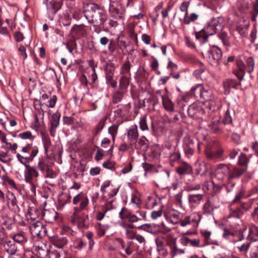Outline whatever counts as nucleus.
<instances>
[{
  "label": "nucleus",
  "mask_w": 258,
  "mask_h": 258,
  "mask_svg": "<svg viewBox=\"0 0 258 258\" xmlns=\"http://www.w3.org/2000/svg\"><path fill=\"white\" fill-rule=\"evenodd\" d=\"M3 247L5 251L11 255L15 254V252L17 251L16 246L14 242L11 240L5 241L3 243Z\"/></svg>",
  "instance_id": "25"
},
{
  "label": "nucleus",
  "mask_w": 258,
  "mask_h": 258,
  "mask_svg": "<svg viewBox=\"0 0 258 258\" xmlns=\"http://www.w3.org/2000/svg\"><path fill=\"white\" fill-rule=\"evenodd\" d=\"M106 120V117L101 118L93 131L94 136H95L103 128Z\"/></svg>",
  "instance_id": "36"
},
{
  "label": "nucleus",
  "mask_w": 258,
  "mask_h": 258,
  "mask_svg": "<svg viewBox=\"0 0 258 258\" xmlns=\"http://www.w3.org/2000/svg\"><path fill=\"white\" fill-rule=\"evenodd\" d=\"M129 85L128 78L126 76L123 75L119 80V88L121 90H125L127 88Z\"/></svg>",
  "instance_id": "41"
},
{
  "label": "nucleus",
  "mask_w": 258,
  "mask_h": 258,
  "mask_svg": "<svg viewBox=\"0 0 258 258\" xmlns=\"http://www.w3.org/2000/svg\"><path fill=\"white\" fill-rule=\"evenodd\" d=\"M135 25L133 24H129L127 26V29L130 34V36L134 40L137 41V34L135 32Z\"/></svg>",
  "instance_id": "44"
},
{
  "label": "nucleus",
  "mask_w": 258,
  "mask_h": 258,
  "mask_svg": "<svg viewBox=\"0 0 258 258\" xmlns=\"http://www.w3.org/2000/svg\"><path fill=\"white\" fill-rule=\"evenodd\" d=\"M117 131L118 126L115 124H113L108 128V133L111 135L113 141L115 140Z\"/></svg>",
  "instance_id": "50"
},
{
  "label": "nucleus",
  "mask_w": 258,
  "mask_h": 258,
  "mask_svg": "<svg viewBox=\"0 0 258 258\" xmlns=\"http://www.w3.org/2000/svg\"><path fill=\"white\" fill-rule=\"evenodd\" d=\"M84 16L88 22L99 26L104 24L107 20L106 12L98 5L89 3L84 6Z\"/></svg>",
  "instance_id": "1"
},
{
  "label": "nucleus",
  "mask_w": 258,
  "mask_h": 258,
  "mask_svg": "<svg viewBox=\"0 0 258 258\" xmlns=\"http://www.w3.org/2000/svg\"><path fill=\"white\" fill-rule=\"evenodd\" d=\"M85 236L89 240V249H91L94 244V241L93 239V233L91 231H88L85 234Z\"/></svg>",
  "instance_id": "53"
},
{
  "label": "nucleus",
  "mask_w": 258,
  "mask_h": 258,
  "mask_svg": "<svg viewBox=\"0 0 258 258\" xmlns=\"http://www.w3.org/2000/svg\"><path fill=\"white\" fill-rule=\"evenodd\" d=\"M194 222H196V220L194 218H191L190 216H186L184 219L180 220L178 223L182 227H184Z\"/></svg>",
  "instance_id": "45"
},
{
  "label": "nucleus",
  "mask_w": 258,
  "mask_h": 258,
  "mask_svg": "<svg viewBox=\"0 0 258 258\" xmlns=\"http://www.w3.org/2000/svg\"><path fill=\"white\" fill-rule=\"evenodd\" d=\"M241 175V172L236 168H234L229 176V179L239 178Z\"/></svg>",
  "instance_id": "55"
},
{
  "label": "nucleus",
  "mask_w": 258,
  "mask_h": 258,
  "mask_svg": "<svg viewBox=\"0 0 258 258\" xmlns=\"http://www.w3.org/2000/svg\"><path fill=\"white\" fill-rule=\"evenodd\" d=\"M215 184L212 181H206L203 184V190L205 193H207L211 190L214 186Z\"/></svg>",
  "instance_id": "46"
},
{
  "label": "nucleus",
  "mask_w": 258,
  "mask_h": 258,
  "mask_svg": "<svg viewBox=\"0 0 258 258\" xmlns=\"http://www.w3.org/2000/svg\"><path fill=\"white\" fill-rule=\"evenodd\" d=\"M37 256L40 258H45L49 252V246L44 243L39 244L36 248Z\"/></svg>",
  "instance_id": "20"
},
{
  "label": "nucleus",
  "mask_w": 258,
  "mask_h": 258,
  "mask_svg": "<svg viewBox=\"0 0 258 258\" xmlns=\"http://www.w3.org/2000/svg\"><path fill=\"white\" fill-rule=\"evenodd\" d=\"M223 19L220 17L213 18L209 25L205 29L206 34L204 32L197 33L196 37L201 43H205L208 41L209 35H213L220 31H222L223 25Z\"/></svg>",
  "instance_id": "3"
},
{
  "label": "nucleus",
  "mask_w": 258,
  "mask_h": 258,
  "mask_svg": "<svg viewBox=\"0 0 258 258\" xmlns=\"http://www.w3.org/2000/svg\"><path fill=\"white\" fill-rule=\"evenodd\" d=\"M28 216L29 218L35 220L38 216V212L36 209H30L28 212Z\"/></svg>",
  "instance_id": "57"
},
{
  "label": "nucleus",
  "mask_w": 258,
  "mask_h": 258,
  "mask_svg": "<svg viewBox=\"0 0 258 258\" xmlns=\"http://www.w3.org/2000/svg\"><path fill=\"white\" fill-rule=\"evenodd\" d=\"M48 166L45 164L43 160H40L38 163L37 167L42 172H44L48 168Z\"/></svg>",
  "instance_id": "60"
},
{
  "label": "nucleus",
  "mask_w": 258,
  "mask_h": 258,
  "mask_svg": "<svg viewBox=\"0 0 258 258\" xmlns=\"http://www.w3.org/2000/svg\"><path fill=\"white\" fill-rule=\"evenodd\" d=\"M251 15L252 16L251 18L252 21H254L255 20V18L258 15V3L254 4L253 6V10L251 11Z\"/></svg>",
  "instance_id": "63"
},
{
  "label": "nucleus",
  "mask_w": 258,
  "mask_h": 258,
  "mask_svg": "<svg viewBox=\"0 0 258 258\" xmlns=\"http://www.w3.org/2000/svg\"><path fill=\"white\" fill-rule=\"evenodd\" d=\"M201 112H203V110L201 107H199L197 104L193 103L188 107V114L191 117H194Z\"/></svg>",
  "instance_id": "28"
},
{
  "label": "nucleus",
  "mask_w": 258,
  "mask_h": 258,
  "mask_svg": "<svg viewBox=\"0 0 258 258\" xmlns=\"http://www.w3.org/2000/svg\"><path fill=\"white\" fill-rule=\"evenodd\" d=\"M244 236L250 241L258 240V226L250 224L245 228L243 227V238Z\"/></svg>",
  "instance_id": "13"
},
{
  "label": "nucleus",
  "mask_w": 258,
  "mask_h": 258,
  "mask_svg": "<svg viewBox=\"0 0 258 258\" xmlns=\"http://www.w3.org/2000/svg\"><path fill=\"white\" fill-rule=\"evenodd\" d=\"M205 152L207 158L216 161L221 157L223 150L222 149H219L217 151H215L210 145H208L206 147Z\"/></svg>",
  "instance_id": "16"
},
{
  "label": "nucleus",
  "mask_w": 258,
  "mask_h": 258,
  "mask_svg": "<svg viewBox=\"0 0 258 258\" xmlns=\"http://www.w3.org/2000/svg\"><path fill=\"white\" fill-rule=\"evenodd\" d=\"M99 43L104 47L108 45V50L110 53H113L116 49V43L112 39H109L106 36L101 37Z\"/></svg>",
  "instance_id": "17"
},
{
  "label": "nucleus",
  "mask_w": 258,
  "mask_h": 258,
  "mask_svg": "<svg viewBox=\"0 0 258 258\" xmlns=\"http://www.w3.org/2000/svg\"><path fill=\"white\" fill-rule=\"evenodd\" d=\"M148 145V140L144 136H143L135 144V148L145 151L147 150Z\"/></svg>",
  "instance_id": "29"
},
{
  "label": "nucleus",
  "mask_w": 258,
  "mask_h": 258,
  "mask_svg": "<svg viewBox=\"0 0 258 258\" xmlns=\"http://www.w3.org/2000/svg\"><path fill=\"white\" fill-rule=\"evenodd\" d=\"M43 173L45 178H54L56 176V173L49 167Z\"/></svg>",
  "instance_id": "51"
},
{
  "label": "nucleus",
  "mask_w": 258,
  "mask_h": 258,
  "mask_svg": "<svg viewBox=\"0 0 258 258\" xmlns=\"http://www.w3.org/2000/svg\"><path fill=\"white\" fill-rule=\"evenodd\" d=\"M161 97L163 105L165 109L169 111H173L174 110V105L172 101L169 99L164 100L163 96H161Z\"/></svg>",
  "instance_id": "38"
},
{
  "label": "nucleus",
  "mask_w": 258,
  "mask_h": 258,
  "mask_svg": "<svg viewBox=\"0 0 258 258\" xmlns=\"http://www.w3.org/2000/svg\"><path fill=\"white\" fill-rule=\"evenodd\" d=\"M219 37L220 39L222 40L223 44L225 46H229L230 44V42L229 41L228 37L227 34L225 32H221L219 34Z\"/></svg>",
  "instance_id": "48"
},
{
  "label": "nucleus",
  "mask_w": 258,
  "mask_h": 258,
  "mask_svg": "<svg viewBox=\"0 0 258 258\" xmlns=\"http://www.w3.org/2000/svg\"><path fill=\"white\" fill-rule=\"evenodd\" d=\"M60 114L59 113H53L51 118V127L50 128V134L51 136L54 137L56 128L59 123Z\"/></svg>",
  "instance_id": "18"
},
{
  "label": "nucleus",
  "mask_w": 258,
  "mask_h": 258,
  "mask_svg": "<svg viewBox=\"0 0 258 258\" xmlns=\"http://www.w3.org/2000/svg\"><path fill=\"white\" fill-rule=\"evenodd\" d=\"M215 208L211 199L208 198L203 207V214L211 215Z\"/></svg>",
  "instance_id": "24"
},
{
  "label": "nucleus",
  "mask_w": 258,
  "mask_h": 258,
  "mask_svg": "<svg viewBox=\"0 0 258 258\" xmlns=\"http://www.w3.org/2000/svg\"><path fill=\"white\" fill-rule=\"evenodd\" d=\"M51 242L55 246L62 248L68 243V240L65 237L54 236L51 238Z\"/></svg>",
  "instance_id": "22"
},
{
  "label": "nucleus",
  "mask_w": 258,
  "mask_h": 258,
  "mask_svg": "<svg viewBox=\"0 0 258 258\" xmlns=\"http://www.w3.org/2000/svg\"><path fill=\"white\" fill-rule=\"evenodd\" d=\"M71 33L73 37L79 38L83 36L86 33L85 26L83 25H76L72 28Z\"/></svg>",
  "instance_id": "21"
},
{
  "label": "nucleus",
  "mask_w": 258,
  "mask_h": 258,
  "mask_svg": "<svg viewBox=\"0 0 258 258\" xmlns=\"http://www.w3.org/2000/svg\"><path fill=\"white\" fill-rule=\"evenodd\" d=\"M246 63L247 66V71L251 73L253 70L254 66V60L251 57H249L246 60Z\"/></svg>",
  "instance_id": "56"
},
{
  "label": "nucleus",
  "mask_w": 258,
  "mask_h": 258,
  "mask_svg": "<svg viewBox=\"0 0 258 258\" xmlns=\"http://www.w3.org/2000/svg\"><path fill=\"white\" fill-rule=\"evenodd\" d=\"M222 55L221 50L218 47L214 46L208 51L207 58L211 65L217 66L219 64Z\"/></svg>",
  "instance_id": "9"
},
{
  "label": "nucleus",
  "mask_w": 258,
  "mask_h": 258,
  "mask_svg": "<svg viewBox=\"0 0 258 258\" xmlns=\"http://www.w3.org/2000/svg\"><path fill=\"white\" fill-rule=\"evenodd\" d=\"M170 252L172 258H174V257L177 254H183L184 253V250L182 249L178 248L177 245H176L175 248L170 250Z\"/></svg>",
  "instance_id": "59"
},
{
  "label": "nucleus",
  "mask_w": 258,
  "mask_h": 258,
  "mask_svg": "<svg viewBox=\"0 0 258 258\" xmlns=\"http://www.w3.org/2000/svg\"><path fill=\"white\" fill-rule=\"evenodd\" d=\"M182 143L184 154L188 158H190L194 155L196 146H197L199 151H200V143L195 142L188 135H186L183 137Z\"/></svg>",
  "instance_id": "5"
},
{
  "label": "nucleus",
  "mask_w": 258,
  "mask_h": 258,
  "mask_svg": "<svg viewBox=\"0 0 258 258\" xmlns=\"http://www.w3.org/2000/svg\"><path fill=\"white\" fill-rule=\"evenodd\" d=\"M57 98L56 96L53 95L48 100V102L46 105L49 107L53 108L55 106Z\"/></svg>",
  "instance_id": "62"
},
{
  "label": "nucleus",
  "mask_w": 258,
  "mask_h": 258,
  "mask_svg": "<svg viewBox=\"0 0 258 258\" xmlns=\"http://www.w3.org/2000/svg\"><path fill=\"white\" fill-rule=\"evenodd\" d=\"M49 258H59L60 256V251H58L56 250H50L48 252V255Z\"/></svg>",
  "instance_id": "64"
},
{
  "label": "nucleus",
  "mask_w": 258,
  "mask_h": 258,
  "mask_svg": "<svg viewBox=\"0 0 258 258\" xmlns=\"http://www.w3.org/2000/svg\"><path fill=\"white\" fill-rule=\"evenodd\" d=\"M43 147H50L52 146L50 139L47 134L42 132L40 133Z\"/></svg>",
  "instance_id": "37"
},
{
  "label": "nucleus",
  "mask_w": 258,
  "mask_h": 258,
  "mask_svg": "<svg viewBox=\"0 0 258 258\" xmlns=\"http://www.w3.org/2000/svg\"><path fill=\"white\" fill-rule=\"evenodd\" d=\"M217 174H222L223 177L229 176L230 170L229 167L224 164H220L218 165Z\"/></svg>",
  "instance_id": "32"
},
{
  "label": "nucleus",
  "mask_w": 258,
  "mask_h": 258,
  "mask_svg": "<svg viewBox=\"0 0 258 258\" xmlns=\"http://www.w3.org/2000/svg\"><path fill=\"white\" fill-rule=\"evenodd\" d=\"M80 212L74 211L72 217V223L77 225L79 228H86L89 226L88 216L85 214L81 215L79 214Z\"/></svg>",
  "instance_id": "8"
},
{
  "label": "nucleus",
  "mask_w": 258,
  "mask_h": 258,
  "mask_svg": "<svg viewBox=\"0 0 258 258\" xmlns=\"http://www.w3.org/2000/svg\"><path fill=\"white\" fill-rule=\"evenodd\" d=\"M26 167V170L24 173L25 179L26 182L31 185L32 188H35V182L39 175L38 172L35 167L30 166L29 165Z\"/></svg>",
  "instance_id": "12"
},
{
  "label": "nucleus",
  "mask_w": 258,
  "mask_h": 258,
  "mask_svg": "<svg viewBox=\"0 0 258 258\" xmlns=\"http://www.w3.org/2000/svg\"><path fill=\"white\" fill-rule=\"evenodd\" d=\"M222 123L220 121V119L217 117L213 118L208 124L207 130L214 133H217L222 128Z\"/></svg>",
  "instance_id": "19"
},
{
  "label": "nucleus",
  "mask_w": 258,
  "mask_h": 258,
  "mask_svg": "<svg viewBox=\"0 0 258 258\" xmlns=\"http://www.w3.org/2000/svg\"><path fill=\"white\" fill-rule=\"evenodd\" d=\"M37 146H33L32 144H28L22 147L21 153H15L18 160L25 166H27L30 162L32 161L38 153Z\"/></svg>",
  "instance_id": "4"
},
{
  "label": "nucleus",
  "mask_w": 258,
  "mask_h": 258,
  "mask_svg": "<svg viewBox=\"0 0 258 258\" xmlns=\"http://www.w3.org/2000/svg\"><path fill=\"white\" fill-rule=\"evenodd\" d=\"M176 171L180 175H184L191 173L192 169L189 164L185 162H183L176 168Z\"/></svg>",
  "instance_id": "26"
},
{
  "label": "nucleus",
  "mask_w": 258,
  "mask_h": 258,
  "mask_svg": "<svg viewBox=\"0 0 258 258\" xmlns=\"http://www.w3.org/2000/svg\"><path fill=\"white\" fill-rule=\"evenodd\" d=\"M122 93L120 92L117 91L115 92L113 95L112 97V102L113 103L116 104L120 102L122 98Z\"/></svg>",
  "instance_id": "54"
},
{
  "label": "nucleus",
  "mask_w": 258,
  "mask_h": 258,
  "mask_svg": "<svg viewBox=\"0 0 258 258\" xmlns=\"http://www.w3.org/2000/svg\"><path fill=\"white\" fill-rule=\"evenodd\" d=\"M202 236L204 237V239L205 240L206 243L207 244H215L217 245H219L218 242L216 240H213L211 238V232L207 231L206 230H204L201 231V232Z\"/></svg>",
  "instance_id": "31"
},
{
  "label": "nucleus",
  "mask_w": 258,
  "mask_h": 258,
  "mask_svg": "<svg viewBox=\"0 0 258 258\" xmlns=\"http://www.w3.org/2000/svg\"><path fill=\"white\" fill-rule=\"evenodd\" d=\"M103 200L105 202V204L103 206L102 209L105 212L111 210L115 207V205L114 204V200L113 199H106L105 197H103Z\"/></svg>",
  "instance_id": "34"
},
{
  "label": "nucleus",
  "mask_w": 258,
  "mask_h": 258,
  "mask_svg": "<svg viewBox=\"0 0 258 258\" xmlns=\"http://www.w3.org/2000/svg\"><path fill=\"white\" fill-rule=\"evenodd\" d=\"M190 94L196 98L200 97L205 102H208V107L212 109L218 102V99L214 97L213 92L208 87L198 84L193 87L190 91Z\"/></svg>",
  "instance_id": "2"
},
{
  "label": "nucleus",
  "mask_w": 258,
  "mask_h": 258,
  "mask_svg": "<svg viewBox=\"0 0 258 258\" xmlns=\"http://www.w3.org/2000/svg\"><path fill=\"white\" fill-rule=\"evenodd\" d=\"M155 227V225H151L150 224H145L139 226L138 229L144 230L151 233H154V231H153V227Z\"/></svg>",
  "instance_id": "47"
},
{
  "label": "nucleus",
  "mask_w": 258,
  "mask_h": 258,
  "mask_svg": "<svg viewBox=\"0 0 258 258\" xmlns=\"http://www.w3.org/2000/svg\"><path fill=\"white\" fill-rule=\"evenodd\" d=\"M131 68V64L129 60L127 59L124 61L123 64L121 65L120 69V74L121 75L125 76V75L128 74L131 75L130 71Z\"/></svg>",
  "instance_id": "33"
},
{
  "label": "nucleus",
  "mask_w": 258,
  "mask_h": 258,
  "mask_svg": "<svg viewBox=\"0 0 258 258\" xmlns=\"http://www.w3.org/2000/svg\"><path fill=\"white\" fill-rule=\"evenodd\" d=\"M166 245L169 246L170 250L176 245V238L171 234H168L166 237Z\"/></svg>",
  "instance_id": "35"
},
{
  "label": "nucleus",
  "mask_w": 258,
  "mask_h": 258,
  "mask_svg": "<svg viewBox=\"0 0 258 258\" xmlns=\"http://www.w3.org/2000/svg\"><path fill=\"white\" fill-rule=\"evenodd\" d=\"M190 4L189 1L183 2L179 7V9L181 12H184V16L183 18H180V21L185 24L188 25L191 22H195L199 18V15L195 13L188 14V9Z\"/></svg>",
  "instance_id": "7"
},
{
  "label": "nucleus",
  "mask_w": 258,
  "mask_h": 258,
  "mask_svg": "<svg viewBox=\"0 0 258 258\" xmlns=\"http://www.w3.org/2000/svg\"><path fill=\"white\" fill-rule=\"evenodd\" d=\"M139 136V133L136 125L130 128L127 131V138L131 142H133L137 140Z\"/></svg>",
  "instance_id": "30"
},
{
  "label": "nucleus",
  "mask_w": 258,
  "mask_h": 258,
  "mask_svg": "<svg viewBox=\"0 0 258 258\" xmlns=\"http://www.w3.org/2000/svg\"><path fill=\"white\" fill-rule=\"evenodd\" d=\"M126 219H127L128 221L132 223L137 222L140 220L137 216L132 214L130 212L126 214Z\"/></svg>",
  "instance_id": "61"
},
{
  "label": "nucleus",
  "mask_w": 258,
  "mask_h": 258,
  "mask_svg": "<svg viewBox=\"0 0 258 258\" xmlns=\"http://www.w3.org/2000/svg\"><path fill=\"white\" fill-rule=\"evenodd\" d=\"M18 137L24 140H33L34 137L32 136V133L30 131H26L21 133L19 134Z\"/></svg>",
  "instance_id": "49"
},
{
  "label": "nucleus",
  "mask_w": 258,
  "mask_h": 258,
  "mask_svg": "<svg viewBox=\"0 0 258 258\" xmlns=\"http://www.w3.org/2000/svg\"><path fill=\"white\" fill-rule=\"evenodd\" d=\"M180 154L178 152H174L171 154L169 157L170 164L173 166L174 162H179L180 161Z\"/></svg>",
  "instance_id": "42"
},
{
  "label": "nucleus",
  "mask_w": 258,
  "mask_h": 258,
  "mask_svg": "<svg viewBox=\"0 0 258 258\" xmlns=\"http://www.w3.org/2000/svg\"><path fill=\"white\" fill-rule=\"evenodd\" d=\"M46 5L48 14L53 16L61 8V0H46Z\"/></svg>",
  "instance_id": "14"
},
{
  "label": "nucleus",
  "mask_w": 258,
  "mask_h": 258,
  "mask_svg": "<svg viewBox=\"0 0 258 258\" xmlns=\"http://www.w3.org/2000/svg\"><path fill=\"white\" fill-rule=\"evenodd\" d=\"M241 216H242V211H241V207H238L231 212V213L229 214V215L228 216V218H233L234 219L240 220Z\"/></svg>",
  "instance_id": "39"
},
{
  "label": "nucleus",
  "mask_w": 258,
  "mask_h": 258,
  "mask_svg": "<svg viewBox=\"0 0 258 258\" xmlns=\"http://www.w3.org/2000/svg\"><path fill=\"white\" fill-rule=\"evenodd\" d=\"M243 157V175L244 177H246L247 179L245 181H247L249 179H250L252 176L251 172H245V168H244V166L246 165L247 163L249 162V159L247 158L244 154L242 155Z\"/></svg>",
  "instance_id": "40"
},
{
  "label": "nucleus",
  "mask_w": 258,
  "mask_h": 258,
  "mask_svg": "<svg viewBox=\"0 0 258 258\" xmlns=\"http://www.w3.org/2000/svg\"><path fill=\"white\" fill-rule=\"evenodd\" d=\"M169 178V173L166 172H161L157 173L155 176L154 182L159 187L162 188L167 187V182Z\"/></svg>",
  "instance_id": "15"
},
{
  "label": "nucleus",
  "mask_w": 258,
  "mask_h": 258,
  "mask_svg": "<svg viewBox=\"0 0 258 258\" xmlns=\"http://www.w3.org/2000/svg\"><path fill=\"white\" fill-rule=\"evenodd\" d=\"M203 199L202 194H189L188 201L190 206H196L199 205Z\"/></svg>",
  "instance_id": "23"
},
{
  "label": "nucleus",
  "mask_w": 258,
  "mask_h": 258,
  "mask_svg": "<svg viewBox=\"0 0 258 258\" xmlns=\"http://www.w3.org/2000/svg\"><path fill=\"white\" fill-rule=\"evenodd\" d=\"M8 205L10 209L14 212L18 211L19 207L17 203L16 197L13 193H11L8 196Z\"/></svg>",
  "instance_id": "27"
},
{
  "label": "nucleus",
  "mask_w": 258,
  "mask_h": 258,
  "mask_svg": "<svg viewBox=\"0 0 258 258\" xmlns=\"http://www.w3.org/2000/svg\"><path fill=\"white\" fill-rule=\"evenodd\" d=\"M236 64L238 69V71H234V74L237 77L239 80L238 83H236L235 80L232 79H227L223 82V86L225 90V93H228L229 90L231 88L237 89L240 85V81L242 80L241 71H242V62L239 59H237Z\"/></svg>",
  "instance_id": "6"
},
{
  "label": "nucleus",
  "mask_w": 258,
  "mask_h": 258,
  "mask_svg": "<svg viewBox=\"0 0 258 258\" xmlns=\"http://www.w3.org/2000/svg\"><path fill=\"white\" fill-rule=\"evenodd\" d=\"M140 127L142 131L148 130V126L145 116L141 117L140 119Z\"/></svg>",
  "instance_id": "58"
},
{
  "label": "nucleus",
  "mask_w": 258,
  "mask_h": 258,
  "mask_svg": "<svg viewBox=\"0 0 258 258\" xmlns=\"http://www.w3.org/2000/svg\"><path fill=\"white\" fill-rule=\"evenodd\" d=\"M29 229L32 236L43 237L45 236L47 230L45 225L39 221L34 222L29 226Z\"/></svg>",
  "instance_id": "10"
},
{
  "label": "nucleus",
  "mask_w": 258,
  "mask_h": 258,
  "mask_svg": "<svg viewBox=\"0 0 258 258\" xmlns=\"http://www.w3.org/2000/svg\"><path fill=\"white\" fill-rule=\"evenodd\" d=\"M3 143H5L7 146V148L10 150L12 152H13L14 153H16V150L18 148V145L16 143L12 144L10 142H8L7 139L5 140V142H3Z\"/></svg>",
  "instance_id": "52"
},
{
  "label": "nucleus",
  "mask_w": 258,
  "mask_h": 258,
  "mask_svg": "<svg viewBox=\"0 0 258 258\" xmlns=\"http://www.w3.org/2000/svg\"><path fill=\"white\" fill-rule=\"evenodd\" d=\"M80 202L79 207H75L74 211L80 212L85 210L89 204V199L85 194L81 192L76 195L73 200V203L74 205H77Z\"/></svg>",
  "instance_id": "11"
},
{
  "label": "nucleus",
  "mask_w": 258,
  "mask_h": 258,
  "mask_svg": "<svg viewBox=\"0 0 258 258\" xmlns=\"http://www.w3.org/2000/svg\"><path fill=\"white\" fill-rule=\"evenodd\" d=\"M14 240L19 243L26 241V237L24 232H19L13 236Z\"/></svg>",
  "instance_id": "43"
}]
</instances>
